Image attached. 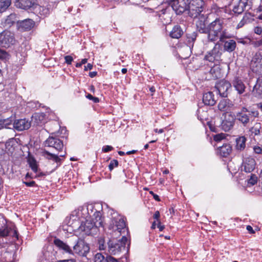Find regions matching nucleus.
<instances>
[{
    "label": "nucleus",
    "mask_w": 262,
    "mask_h": 262,
    "mask_svg": "<svg viewBox=\"0 0 262 262\" xmlns=\"http://www.w3.org/2000/svg\"><path fill=\"white\" fill-rule=\"evenodd\" d=\"M230 37V34L224 28L222 20L216 18L208 25L207 42H215L218 39H220V41L224 42L225 39Z\"/></svg>",
    "instance_id": "nucleus-1"
},
{
    "label": "nucleus",
    "mask_w": 262,
    "mask_h": 262,
    "mask_svg": "<svg viewBox=\"0 0 262 262\" xmlns=\"http://www.w3.org/2000/svg\"><path fill=\"white\" fill-rule=\"evenodd\" d=\"M116 220H118L117 224H116V226L117 227L116 229V235L118 232L119 233V235L122 236L121 238L118 240L117 243H116V251L125 253L126 252L125 245L127 241L126 237L127 234V229L126 227L124 217L120 215H119Z\"/></svg>",
    "instance_id": "nucleus-2"
},
{
    "label": "nucleus",
    "mask_w": 262,
    "mask_h": 262,
    "mask_svg": "<svg viewBox=\"0 0 262 262\" xmlns=\"http://www.w3.org/2000/svg\"><path fill=\"white\" fill-rule=\"evenodd\" d=\"M15 39L14 34L8 30H4L0 33V46L8 48L14 45Z\"/></svg>",
    "instance_id": "nucleus-3"
},
{
    "label": "nucleus",
    "mask_w": 262,
    "mask_h": 262,
    "mask_svg": "<svg viewBox=\"0 0 262 262\" xmlns=\"http://www.w3.org/2000/svg\"><path fill=\"white\" fill-rule=\"evenodd\" d=\"M88 214L91 216L93 214L94 217L93 219V222L95 224V227L97 228L99 227H104L103 219L102 217V212L100 211L97 210L94 206L90 205L87 208Z\"/></svg>",
    "instance_id": "nucleus-4"
},
{
    "label": "nucleus",
    "mask_w": 262,
    "mask_h": 262,
    "mask_svg": "<svg viewBox=\"0 0 262 262\" xmlns=\"http://www.w3.org/2000/svg\"><path fill=\"white\" fill-rule=\"evenodd\" d=\"M190 4L189 0H170V5L177 14L187 10Z\"/></svg>",
    "instance_id": "nucleus-5"
},
{
    "label": "nucleus",
    "mask_w": 262,
    "mask_h": 262,
    "mask_svg": "<svg viewBox=\"0 0 262 262\" xmlns=\"http://www.w3.org/2000/svg\"><path fill=\"white\" fill-rule=\"evenodd\" d=\"M90 251L89 245L85 242L84 240L78 238L76 244L73 247V253L81 256H86Z\"/></svg>",
    "instance_id": "nucleus-6"
},
{
    "label": "nucleus",
    "mask_w": 262,
    "mask_h": 262,
    "mask_svg": "<svg viewBox=\"0 0 262 262\" xmlns=\"http://www.w3.org/2000/svg\"><path fill=\"white\" fill-rule=\"evenodd\" d=\"M234 117L243 126H247L250 121V111L246 107H243L241 111L236 114Z\"/></svg>",
    "instance_id": "nucleus-7"
},
{
    "label": "nucleus",
    "mask_w": 262,
    "mask_h": 262,
    "mask_svg": "<svg viewBox=\"0 0 262 262\" xmlns=\"http://www.w3.org/2000/svg\"><path fill=\"white\" fill-rule=\"evenodd\" d=\"M235 117L230 113L224 114V119L221 124L222 128L225 132L230 130L234 124Z\"/></svg>",
    "instance_id": "nucleus-8"
},
{
    "label": "nucleus",
    "mask_w": 262,
    "mask_h": 262,
    "mask_svg": "<svg viewBox=\"0 0 262 262\" xmlns=\"http://www.w3.org/2000/svg\"><path fill=\"white\" fill-rule=\"evenodd\" d=\"M199 6L195 3H191L189 5L187 10L188 11V14L191 17L195 18L198 17L200 13L203 11L204 2L203 0H199Z\"/></svg>",
    "instance_id": "nucleus-9"
},
{
    "label": "nucleus",
    "mask_w": 262,
    "mask_h": 262,
    "mask_svg": "<svg viewBox=\"0 0 262 262\" xmlns=\"http://www.w3.org/2000/svg\"><path fill=\"white\" fill-rule=\"evenodd\" d=\"M98 244L100 250H103L107 248V250L110 254H115V243L114 239L110 238L105 245V239L103 237L98 239Z\"/></svg>",
    "instance_id": "nucleus-10"
},
{
    "label": "nucleus",
    "mask_w": 262,
    "mask_h": 262,
    "mask_svg": "<svg viewBox=\"0 0 262 262\" xmlns=\"http://www.w3.org/2000/svg\"><path fill=\"white\" fill-rule=\"evenodd\" d=\"M250 66L254 72H258L262 70V53H255L251 60Z\"/></svg>",
    "instance_id": "nucleus-11"
},
{
    "label": "nucleus",
    "mask_w": 262,
    "mask_h": 262,
    "mask_svg": "<svg viewBox=\"0 0 262 262\" xmlns=\"http://www.w3.org/2000/svg\"><path fill=\"white\" fill-rule=\"evenodd\" d=\"M256 166V161L254 158L249 156L243 158L242 168L246 172H251L254 170Z\"/></svg>",
    "instance_id": "nucleus-12"
},
{
    "label": "nucleus",
    "mask_w": 262,
    "mask_h": 262,
    "mask_svg": "<svg viewBox=\"0 0 262 262\" xmlns=\"http://www.w3.org/2000/svg\"><path fill=\"white\" fill-rule=\"evenodd\" d=\"M230 83L225 80H221L217 83L215 88L219 95L222 97H227L228 96V91L230 88Z\"/></svg>",
    "instance_id": "nucleus-13"
},
{
    "label": "nucleus",
    "mask_w": 262,
    "mask_h": 262,
    "mask_svg": "<svg viewBox=\"0 0 262 262\" xmlns=\"http://www.w3.org/2000/svg\"><path fill=\"white\" fill-rule=\"evenodd\" d=\"M46 145L49 147H52L54 148L58 151H60L63 148V144L62 141L59 139L53 137H49L46 141Z\"/></svg>",
    "instance_id": "nucleus-14"
},
{
    "label": "nucleus",
    "mask_w": 262,
    "mask_h": 262,
    "mask_svg": "<svg viewBox=\"0 0 262 262\" xmlns=\"http://www.w3.org/2000/svg\"><path fill=\"white\" fill-rule=\"evenodd\" d=\"M30 126L31 122L26 119L16 120L14 123V127L19 131L28 129Z\"/></svg>",
    "instance_id": "nucleus-15"
},
{
    "label": "nucleus",
    "mask_w": 262,
    "mask_h": 262,
    "mask_svg": "<svg viewBox=\"0 0 262 262\" xmlns=\"http://www.w3.org/2000/svg\"><path fill=\"white\" fill-rule=\"evenodd\" d=\"M35 5L34 0H15V5L17 8L29 10Z\"/></svg>",
    "instance_id": "nucleus-16"
},
{
    "label": "nucleus",
    "mask_w": 262,
    "mask_h": 262,
    "mask_svg": "<svg viewBox=\"0 0 262 262\" xmlns=\"http://www.w3.org/2000/svg\"><path fill=\"white\" fill-rule=\"evenodd\" d=\"M95 224L91 221L86 220L84 223H82L79 227V230L84 232L86 235H90L92 233V230L96 229Z\"/></svg>",
    "instance_id": "nucleus-17"
},
{
    "label": "nucleus",
    "mask_w": 262,
    "mask_h": 262,
    "mask_svg": "<svg viewBox=\"0 0 262 262\" xmlns=\"http://www.w3.org/2000/svg\"><path fill=\"white\" fill-rule=\"evenodd\" d=\"M53 243L59 249L62 250L69 254H73V250L70 247L60 239L55 237Z\"/></svg>",
    "instance_id": "nucleus-18"
},
{
    "label": "nucleus",
    "mask_w": 262,
    "mask_h": 262,
    "mask_svg": "<svg viewBox=\"0 0 262 262\" xmlns=\"http://www.w3.org/2000/svg\"><path fill=\"white\" fill-rule=\"evenodd\" d=\"M220 48L219 42L215 43L213 49L205 56V59L210 62H213L219 53Z\"/></svg>",
    "instance_id": "nucleus-19"
},
{
    "label": "nucleus",
    "mask_w": 262,
    "mask_h": 262,
    "mask_svg": "<svg viewBox=\"0 0 262 262\" xmlns=\"http://www.w3.org/2000/svg\"><path fill=\"white\" fill-rule=\"evenodd\" d=\"M196 27L198 31L200 33L207 34L208 31V25H207L206 20L204 18H199L196 22Z\"/></svg>",
    "instance_id": "nucleus-20"
},
{
    "label": "nucleus",
    "mask_w": 262,
    "mask_h": 262,
    "mask_svg": "<svg viewBox=\"0 0 262 262\" xmlns=\"http://www.w3.org/2000/svg\"><path fill=\"white\" fill-rule=\"evenodd\" d=\"M248 0H239L233 7V11L237 14L242 13L248 6Z\"/></svg>",
    "instance_id": "nucleus-21"
},
{
    "label": "nucleus",
    "mask_w": 262,
    "mask_h": 262,
    "mask_svg": "<svg viewBox=\"0 0 262 262\" xmlns=\"http://www.w3.org/2000/svg\"><path fill=\"white\" fill-rule=\"evenodd\" d=\"M203 101L205 105L213 106L215 104L216 100L214 97L213 93L209 92L204 94Z\"/></svg>",
    "instance_id": "nucleus-22"
},
{
    "label": "nucleus",
    "mask_w": 262,
    "mask_h": 262,
    "mask_svg": "<svg viewBox=\"0 0 262 262\" xmlns=\"http://www.w3.org/2000/svg\"><path fill=\"white\" fill-rule=\"evenodd\" d=\"M253 93L256 97L262 98V77H259L254 86Z\"/></svg>",
    "instance_id": "nucleus-23"
},
{
    "label": "nucleus",
    "mask_w": 262,
    "mask_h": 262,
    "mask_svg": "<svg viewBox=\"0 0 262 262\" xmlns=\"http://www.w3.org/2000/svg\"><path fill=\"white\" fill-rule=\"evenodd\" d=\"M233 105L230 100L223 99L220 101L218 108L221 111L225 112L228 111Z\"/></svg>",
    "instance_id": "nucleus-24"
},
{
    "label": "nucleus",
    "mask_w": 262,
    "mask_h": 262,
    "mask_svg": "<svg viewBox=\"0 0 262 262\" xmlns=\"http://www.w3.org/2000/svg\"><path fill=\"white\" fill-rule=\"evenodd\" d=\"M233 85L239 94H241L245 92L246 86L242 80L238 78H235Z\"/></svg>",
    "instance_id": "nucleus-25"
},
{
    "label": "nucleus",
    "mask_w": 262,
    "mask_h": 262,
    "mask_svg": "<svg viewBox=\"0 0 262 262\" xmlns=\"http://www.w3.org/2000/svg\"><path fill=\"white\" fill-rule=\"evenodd\" d=\"M20 26L24 31H29L33 28L34 21L31 19H26L20 23Z\"/></svg>",
    "instance_id": "nucleus-26"
},
{
    "label": "nucleus",
    "mask_w": 262,
    "mask_h": 262,
    "mask_svg": "<svg viewBox=\"0 0 262 262\" xmlns=\"http://www.w3.org/2000/svg\"><path fill=\"white\" fill-rule=\"evenodd\" d=\"M183 31L179 26H175L170 33V36L173 38L178 39L181 37Z\"/></svg>",
    "instance_id": "nucleus-27"
},
{
    "label": "nucleus",
    "mask_w": 262,
    "mask_h": 262,
    "mask_svg": "<svg viewBox=\"0 0 262 262\" xmlns=\"http://www.w3.org/2000/svg\"><path fill=\"white\" fill-rule=\"evenodd\" d=\"M45 116L46 115L43 113H35L32 116V120L37 125H39L43 122Z\"/></svg>",
    "instance_id": "nucleus-28"
},
{
    "label": "nucleus",
    "mask_w": 262,
    "mask_h": 262,
    "mask_svg": "<svg viewBox=\"0 0 262 262\" xmlns=\"http://www.w3.org/2000/svg\"><path fill=\"white\" fill-rule=\"evenodd\" d=\"M246 138L241 136L236 139V149L238 150H243L246 147Z\"/></svg>",
    "instance_id": "nucleus-29"
},
{
    "label": "nucleus",
    "mask_w": 262,
    "mask_h": 262,
    "mask_svg": "<svg viewBox=\"0 0 262 262\" xmlns=\"http://www.w3.org/2000/svg\"><path fill=\"white\" fill-rule=\"evenodd\" d=\"M42 156H43L47 159L53 160L57 163H60L61 162V159L59 158L58 156L51 154L47 150H44L42 152Z\"/></svg>",
    "instance_id": "nucleus-30"
},
{
    "label": "nucleus",
    "mask_w": 262,
    "mask_h": 262,
    "mask_svg": "<svg viewBox=\"0 0 262 262\" xmlns=\"http://www.w3.org/2000/svg\"><path fill=\"white\" fill-rule=\"evenodd\" d=\"M224 42V48L225 51L231 52L235 50L236 46L235 41L234 40H229Z\"/></svg>",
    "instance_id": "nucleus-31"
},
{
    "label": "nucleus",
    "mask_w": 262,
    "mask_h": 262,
    "mask_svg": "<svg viewBox=\"0 0 262 262\" xmlns=\"http://www.w3.org/2000/svg\"><path fill=\"white\" fill-rule=\"evenodd\" d=\"M219 150L221 156L226 157L231 152L232 148L229 144H225L220 147Z\"/></svg>",
    "instance_id": "nucleus-32"
},
{
    "label": "nucleus",
    "mask_w": 262,
    "mask_h": 262,
    "mask_svg": "<svg viewBox=\"0 0 262 262\" xmlns=\"http://www.w3.org/2000/svg\"><path fill=\"white\" fill-rule=\"evenodd\" d=\"M159 17L161 21L165 24H169L171 21L170 14L167 13L166 10H163L159 14Z\"/></svg>",
    "instance_id": "nucleus-33"
},
{
    "label": "nucleus",
    "mask_w": 262,
    "mask_h": 262,
    "mask_svg": "<svg viewBox=\"0 0 262 262\" xmlns=\"http://www.w3.org/2000/svg\"><path fill=\"white\" fill-rule=\"evenodd\" d=\"M210 74L213 78H219L221 77V73L219 66L215 65L212 67L210 70Z\"/></svg>",
    "instance_id": "nucleus-34"
},
{
    "label": "nucleus",
    "mask_w": 262,
    "mask_h": 262,
    "mask_svg": "<svg viewBox=\"0 0 262 262\" xmlns=\"http://www.w3.org/2000/svg\"><path fill=\"white\" fill-rule=\"evenodd\" d=\"M11 0H0V13L5 12L11 6Z\"/></svg>",
    "instance_id": "nucleus-35"
},
{
    "label": "nucleus",
    "mask_w": 262,
    "mask_h": 262,
    "mask_svg": "<svg viewBox=\"0 0 262 262\" xmlns=\"http://www.w3.org/2000/svg\"><path fill=\"white\" fill-rule=\"evenodd\" d=\"M28 162L32 171L35 173L37 172L38 171V165L35 158L33 157H29L28 160Z\"/></svg>",
    "instance_id": "nucleus-36"
},
{
    "label": "nucleus",
    "mask_w": 262,
    "mask_h": 262,
    "mask_svg": "<svg viewBox=\"0 0 262 262\" xmlns=\"http://www.w3.org/2000/svg\"><path fill=\"white\" fill-rule=\"evenodd\" d=\"M261 129V124L260 123H256L254 125L250 128V132L252 135L257 136L260 134Z\"/></svg>",
    "instance_id": "nucleus-37"
},
{
    "label": "nucleus",
    "mask_w": 262,
    "mask_h": 262,
    "mask_svg": "<svg viewBox=\"0 0 262 262\" xmlns=\"http://www.w3.org/2000/svg\"><path fill=\"white\" fill-rule=\"evenodd\" d=\"M12 228L6 225L4 228H0V237H5L9 235Z\"/></svg>",
    "instance_id": "nucleus-38"
},
{
    "label": "nucleus",
    "mask_w": 262,
    "mask_h": 262,
    "mask_svg": "<svg viewBox=\"0 0 262 262\" xmlns=\"http://www.w3.org/2000/svg\"><path fill=\"white\" fill-rule=\"evenodd\" d=\"M16 15L14 14H11L7 16L5 23L9 26L14 25L15 23Z\"/></svg>",
    "instance_id": "nucleus-39"
},
{
    "label": "nucleus",
    "mask_w": 262,
    "mask_h": 262,
    "mask_svg": "<svg viewBox=\"0 0 262 262\" xmlns=\"http://www.w3.org/2000/svg\"><path fill=\"white\" fill-rule=\"evenodd\" d=\"M95 262H104L105 257L101 253H97L95 256Z\"/></svg>",
    "instance_id": "nucleus-40"
},
{
    "label": "nucleus",
    "mask_w": 262,
    "mask_h": 262,
    "mask_svg": "<svg viewBox=\"0 0 262 262\" xmlns=\"http://www.w3.org/2000/svg\"><path fill=\"white\" fill-rule=\"evenodd\" d=\"M257 181V178L255 174H252L250 178L248 180V183L251 185H255Z\"/></svg>",
    "instance_id": "nucleus-41"
},
{
    "label": "nucleus",
    "mask_w": 262,
    "mask_h": 262,
    "mask_svg": "<svg viewBox=\"0 0 262 262\" xmlns=\"http://www.w3.org/2000/svg\"><path fill=\"white\" fill-rule=\"evenodd\" d=\"M84 209L83 207H79L77 210H75L72 212V215L74 216L75 214L76 216V217H78V219H80V217H85V216H82V215H80L79 214V212L82 211ZM86 217V216H85V217Z\"/></svg>",
    "instance_id": "nucleus-42"
},
{
    "label": "nucleus",
    "mask_w": 262,
    "mask_h": 262,
    "mask_svg": "<svg viewBox=\"0 0 262 262\" xmlns=\"http://www.w3.org/2000/svg\"><path fill=\"white\" fill-rule=\"evenodd\" d=\"M10 120L9 119H1L0 120V128L7 127L10 124Z\"/></svg>",
    "instance_id": "nucleus-43"
},
{
    "label": "nucleus",
    "mask_w": 262,
    "mask_h": 262,
    "mask_svg": "<svg viewBox=\"0 0 262 262\" xmlns=\"http://www.w3.org/2000/svg\"><path fill=\"white\" fill-rule=\"evenodd\" d=\"M254 32L258 35L262 34V24H258V25L254 27Z\"/></svg>",
    "instance_id": "nucleus-44"
},
{
    "label": "nucleus",
    "mask_w": 262,
    "mask_h": 262,
    "mask_svg": "<svg viewBox=\"0 0 262 262\" xmlns=\"http://www.w3.org/2000/svg\"><path fill=\"white\" fill-rule=\"evenodd\" d=\"M23 183L27 187H38V185L34 181H31L30 182L23 181Z\"/></svg>",
    "instance_id": "nucleus-45"
},
{
    "label": "nucleus",
    "mask_w": 262,
    "mask_h": 262,
    "mask_svg": "<svg viewBox=\"0 0 262 262\" xmlns=\"http://www.w3.org/2000/svg\"><path fill=\"white\" fill-rule=\"evenodd\" d=\"M86 98L92 100L94 103H98L99 102V99L98 97H94L90 94L86 95Z\"/></svg>",
    "instance_id": "nucleus-46"
},
{
    "label": "nucleus",
    "mask_w": 262,
    "mask_h": 262,
    "mask_svg": "<svg viewBox=\"0 0 262 262\" xmlns=\"http://www.w3.org/2000/svg\"><path fill=\"white\" fill-rule=\"evenodd\" d=\"M251 45L255 48H258L262 46V38L259 40L251 41Z\"/></svg>",
    "instance_id": "nucleus-47"
},
{
    "label": "nucleus",
    "mask_w": 262,
    "mask_h": 262,
    "mask_svg": "<svg viewBox=\"0 0 262 262\" xmlns=\"http://www.w3.org/2000/svg\"><path fill=\"white\" fill-rule=\"evenodd\" d=\"M225 138V135L223 134H217L214 136V140L217 142L221 141Z\"/></svg>",
    "instance_id": "nucleus-48"
},
{
    "label": "nucleus",
    "mask_w": 262,
    "mask_h": 262,
    "mask_svg": "<svg viewBox=\"0 0 262 262\" xmlns=\"http://www.w3.org/2000/svg\"><path fill=\"white\" fill-rule=\"evenodd\" d=\"M8 56L7 52L4 50L0 49V59H6Z\"/></svg>",
    "instance_id": "nucleus-49"
},
{
    "label": "nucleus",
    "mask_w": 262,
    "mask_h": 262,
    "mask_svg": "<svg viewBox=\"0 0 262 262\" xmlns=\"http://www.w3.org/2000/svg\"><path fill=\"white\" fill-rule=\"evenodd\" d=\"M114 148L113 146L110 145H105L103 146L102 149V150L104 152H107L113 150Z\"/></svg>",
    "instance_id": "nucleus-50"
},
{
    "label": "nucleus",
    "mask_w": 262,
    "mask_h": 262,
    "mask_svg": "<svg viewBox=\"0 0 262 262\" xmlns=\"http://www.w3.org/2000/svg\"><path fill=\"white\" fill-rule=\"evenodd\" d=\"M65 62L68 64H71L73 58L70 55H67L64 56Z\"/></svg>",
    "instance_id": "nucleus-51"
},
{
    "label": "nucleus",
    "mask_w": 262,
    "mask_h": 262,
    "mask_svg": "<svg viewBox=\"0 0 262 262\" xmlns=\"http://www.w3.org/2000/svg\"><path fill=\"white\" fill-rule=\"evenodd\" d=\"M253 150L255 154H262V147L258 146H254L253 147Z\"/></svg>",
    "instance_id": "nucleus-52"
},
{
    "label": "nucleus",
    "mask_w": 262,
    "mask_h": 262,
    "mask_svg": "<svg viewBox=\"0 0 262 262\" xmlns=\"http://www.w3.org/2000/svg\"><path fill=\"white\" fill-rule=\"evenodd\" d=\"M246 21L244 18H243L241 21L238 24L237 26V28H242L246 24Z\"/></svg>",
    "instance_id": "nucleus-53"
},
{
    "label": "nucleus",
    "mask_w": 262,
    "mask_h": 262,
    "mask_svg": "<svg viewBox=\"0 0 262 262\" xmlns=\"http://www.w3.org/2000/svg\"><path fill=\"white\" fill-rule=\"evenodd\" d=\"M115 167V160H113L111 161L109 165L108 168L110 171H111Z\"/></svg>",
    "instance_id": "nucleus-54"
},
{
    "label": "nucleus",
    "mask_w": 262,
    "mask_h": 262,
    "mask_svg": "<svg viewBox=\"0 0 262 262\" xmlns=\"http://www.w3.org/2000/svg\"><path fill=\"white\" fill-rule=\"evenodd\" d=\"M250 117L251 116H253L254 118H256V117H258V115H259V113H258V111H257L250 112Z\"/></svg>",
    "instance_id": "nucleus-55"
},
{
    "label": "nucleus",
    "mask_w": 262,
    "mask_h": 262,
    "mask_svg": "<svg viewBox=\"0 0 262 262\" xmlns=\"http://www.w3.org/2000/svg\"><path fill=\"white\" fill-rule=\"evenodd\" d=\"M13 229V236L16 237L17 239H18V233L16 227H14Z\"/></svg>",
    "instance_id": "nucleus-56"
},
{
    "label": "nucleus",
    "mask_w": 262,
    "mask_h": 262,
    "mask_svg": "<svg viewBox=\"0 0 262 262\" xmlns=\"http://www.w3.org/2000/svg\"><path fill=\"white\" fill-rule=\"evenodd\" d=\"M57 262H76V260L74 258H71L69 259L59 260Z\"/></svg>",
    "instance_id": "nucleus-57"
},
{
    "label": "nucleus",
    "mask_w": 262,
    "mask_h": 262,
    "mask_svg": "<svg viewBox=\"0 0 262 262\" xmlns=\"http://www.w3.org/2000/svg\"><path fill=\"white\" fill-rule=\"evenodd\" d=\"M105 261L106 262H115V258L111 256H106Z\"/></svg>",
    "instance_id": "nucleus-58"
},
{
    "label": "nucleus",
    "mask_w": 262,
    "mask_h": 262,
    "mask_svg": "<svg viewBox=\"0 0 262 262\" xmlns=\"http://www.w3.org/2000/svg\"><path fill=\"white\" fill-rule=\"evenodd\" d=\"M160 217V212L159 211H157L155 212L154 215V218L156 219L158 222L159 221V218Z\"/></svg>",
    "instance_id": "nucleus-59"
},
{
    "label": "nucleus",
    "mask_w": 262,
    "mask_h": 262,
    "mask_svg": "<svg viewBox=\"0 0 262 262\" xmlns=\"http://www.w3.org/2000/svg\"><path fill=\"white\" fill-rule=\"evenodd\" d=\"M93 68V65L91 63H89L86 66H84V70L85 71L90 70Z\"/></svg>",
    "instance_id": "nucleus-60"
},
{
    "label": "nucleus",
    "mask_w": 262,
    "mask_h": 262,
    "mask_svg": "<svg viewBox=\"0 0 262 262\" xmlns=\"http://www.w3.org/2000/svg\"><path fill=\"white\" fill-rule=\"evenodd\" d=\"M246 228L247 230L251 233H254L255 232L252 227L250 225L247 226Z\"/></svg>",
    "instance_id": "nucleus-61"
},
{
    "label": "nucleus",
    "mask_w": 262,
    "mask_h": 262,
    "mask_svg": "<svg viewBox=\"0 0 262 262\" xmlns=\"http://www.w3.org/2000/svg\"><path fill=\"white\" fill-rule=\"evenodd\" d=\"M97 72H90L89 73V76L91 78H93L97 75Z\"/></svg>",
    "instance_id": "nucleus-62"
},
{
    "label": "nucleus",
    "mask_w": 262,
    "mask_h": 262,
    "mask_svg": "<svg viewBox=\"0 0 262 262\" xmlns=\"http://www.w3.org/2000/svg\"><path fill=\"white\" fill-rule=\"evenodd\" d=\"M158 227L159 228V230L161 231H162L164 229V226L163 225H161V222H158Z\"/></svg>",
    "instance_id": "nucleus-63"
},
{
    "label": "nucleus",
    "mask_w": 262,
    "mask_h": 262,
    "mask_svg": "<svg viewBox=\"0 0 262 262\" xmlns=\"http://www.w3.org/2000/svg\"><path fill=\"white\" fill-rule=\"evenodd\" d=\"M153 197H154V199L155 200L158 201H160L159 196L157 194L153 193Z\"/></svg>",
    "instance_id": "nucleus-64"
}]
</instances>
